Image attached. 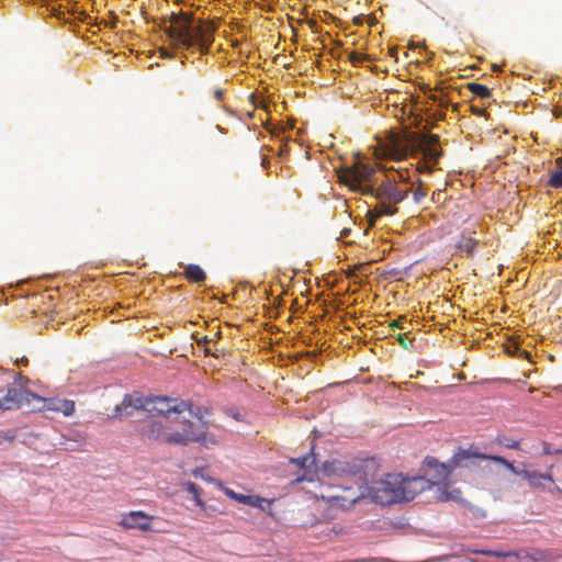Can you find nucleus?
I'll return each mask as SVG.
<instances>
[{
  "label": "nucleus",
  "mask_w": 562,
  "mask_h": 562,
  "mask_svg": "<svg viewBox=\"0 0 562 562\" xmlns=\"http://www.w3.org/2000/svg\"><path fill=\"white\" fill-rule=\"evenodd\" d=\"M139 409L165 417V420H149L142 426V435L149 440L183 447L198 442L206 448L218 442L217 438L207 431V424L204 422L195 425L186 418L170 419L171 414L181 415L189 412L198 415L190 402L178 398L126 394L121 404L115 406L113 417L131 416L134 411ZM199 419L202 420V417Z\"/></svg>",
  "instance_id": "nucleus-1"
},
{
  "label": "nucleus",
  "mask_w": 562,
  "mask_h": 562,
  "mask_svg": "<svg viewBox=\"0 0 562 562\" xmlns=\"http://www.w3.org/2000/svg\"><path fill=\"white\" fill-rule=\"evenodd\" d=\"M323 470L338 480L337 493L327 496L331 506L347 509L364 497L383 506L403 502L402 474H386L375 480L378 465L373 459L334 460L326 462Z\"/></svg>",
  "instance_id": "nucleus-2"
},
{
  "label": "nucleus",
  "mask_w": 562,
  "mask_h": 562,
  "mask_svg": "<svg viewBox=\"0 0 562 562\" xmlns=\"http://www.w3.org/2000/svg\"><path fill=\"white\" fill-rule=\"evenodd\" d=\"M164 30L170 44L176 48L198 47L202 54H207L214 41V26L211 23L195 21L189 12L172 13L169 24L165 23Z\"/></svg>",
  "instance_id": "nucleus-3"
},
{
  "label": "nucleus",
  "mask_w": 562,
  "mask_h": 562,
  "mask_svg": "<svg viewBox=\"0 0 562 562\" xmlns=\"http://www.w3.org/2000/svg\"><path fill=\"white\" fill-rule=\"evenodd\" d=\"M364 192L379 200L374 210L369 212L371 225H374L375 220L380 216L394 215L397 212V207L394 204L404 201L408 194L407 189L398 188L394 175H386L385 179L378 187H368L364 189Z\"/></svg>",
  "instance_id": "nucleus-4"
},
{
  "label": "nucleus",
  "mask_w": 562,
  "mask_h": 562,
  "mask_svg": "<svg viewBox=\"0 0 562 562\" xmlns=\"http://www.w3.org/2000/svg\"><path fill=\"white\" fill-rule=\"evenodd\" d=\"M352 159L350 166H345L339 170V180L352 191L367 194L364 189L375 186V168L370 162V158L360 151L352 153Z\"/></svg>",
  "instance_id": "nucleus-5"
},
{
  "label": "nucleus",
  "mask_w": 562,
  "mask_h": 562,
  "mask_svg": "<svg viewBox=\"0 0 562 562\" xmlns=\"http://www.w3.org/2000/svg\"><path fill=\"white\" fill-rule=\"evenodd\" d=\"M472 459L490 460V454L479 451L474 446L459 449L447 462H439L436 458H427L426 463L437 472L438 481H446L457 468L468 467Z\"/></svg>",
  "instance_id": "nucleus-6"
},
{
  "label": "nucleus",
  "mask_w": 562,
  "mask_h": 562,
  "mask_svg": "<svg viewBox=\"0 0 562 562\" xmlns=\"http://www.w3.org/2000/svg\"><path fill=\"white\" fill-rule=\"evenodd\" d=\"M490 460L503 464L513 474L524 477L531 487L543 488V481L553 483V477L550 473H540L531 470H518L512 462L498 456H490Z\"/></svg>",
  "instance_id": "nucleus-7"
},
{
  "label": "nucleus",
  "mask_w": 562,
  "mask_h": 562,
  "mask_svg": "<svg viewBox=\"0 0 562 562\" xmlns=\"http://www.w3.org/2000/svg\"><path fill=\"white\" fill-rule=\"evenodd\" d=\"M157 519L156 516L148 515L143 510H131L122 514L117 525L123 529L139 530L143 532L156 531L153 528V522Z\"/></svg>",
  "instance_id": "nucleus-8"
},
{
  "label": "nucleus",
  "mask_w": 562,
  "mask_h": 562,
  "mask_svg": "<svg viewBox=\"0 0 562 562\" xmlns=\"http://www.w3.org/2000/svg\"><path fill=\"white\" fill-rule=\"evenodd\" d=\"M405 144L406 143H376V145L371 146L369 150L371 151V156L378 160L401 161L406 158L408 153V147Z\"/></svg>",
  "instance_id": "nucleus-9"
},
{
  "label": "nucleus",
  "mask_w": 562,
  "mask_h": 562,
  "mask_svg": "<svg viewBox=\"0 0 562 562\" xmlns=\"http://www.w3.org/2000/svg\"><path fill=\"white\" fill-rule=\"evenodd\" d=\"M403 502L414 499L419 493L430 487L429 481L422 476L403 477L400 484Z\"/></svg>",
  "instance_id": "nucleus-10"
},
{
  "label": "nucleus",
  "mask_w": 562,
  "mask_h": 562,
  "mask_svg": "<svg viewBox=\"0 0 562 562\" xmlns=\"http://www.w3.org/2000/svg\"><path fill=\"white\" fill-rule=\"evenodd\" d=\"M27 394L31 395V393ZM32 396L43 402L42 408L45 411L61 413L64 416H70L75 412L74 401L57 397L43 398L41 396H35L33 394Z\"/></svg>",
  "instance_id": "nucleus-11"
},
{
  "label": "nucleus",
  "mask_w": 562,
  "mask_h": 562,
  "mask_svg": "<svg viewBox=\"0 0 562 562\" xmlns=\"http://www.w3.org/2000/svg\"><path fill=\"white\" fill-rule=\"evenodd\" d=\"M423 149V161L420 162L419 170L431 172L432 167L438 162L441 150L431 147L434 143H418Z\"/></svg>",
  "instance_id": "nucleus-12"
},
{
  "label": "nucleus",
  "mask_w": 562,
  "mask_h": 562,
  "mask_svg": "<svg viewBox=\"0 0 562 562\" xmlns=\"http://www.w3.org/2000/svg\"><path fill=\"white\" fill-rule=\"evenodd\" d=\"M24 398V392L16 387H9L5 395L0 397V409L10 411L19 408Z\"/></svg>",
  "instance_id": "nucleus-13"
},
{
  "label": "nucleus",
  "mask_w": 562,
  "mask_h": 562,
  "mask_svg": "<svg viewBox=\"0 0 562 562\" xmlns=\"http://www.w3.org/2000/svg\"><path fill=\"white\" fill-rule=\"evenodd\" d=\"M183 274L188 281L193 283H200L206 279V273L204 270L200 266L193 263L187 265L184 267Z\"/></svg>",
  "instance_id": "nucleus-14"
},
{
  "label": "nucleus",
  "mask_w": 562,
  "mask_h": 562,
  "mask_svg": "<svg viewBox=\"0 0 562 562\" xmlns=\"http://www.w3.org/2000/svg\"><path fill=\"white\" fill-rule=\"evenodd\" d=\"M477 240L472 237L462 236L459 243L457 244V248L467 254V256H472L475 249Z\"/></svg>",
  "instance_id": "nucleus-15"
},
{
  "label": "nucleus",
  "mask_w": 562,
  "mask_h": 562,
  "mask_svg": "<svg viewBox=\"0 0 562 562\" xmlns=\"http://www.w3.org/2000/svg\"><path fill=\"white\" fill-rule=\"evenodd\" d=\"M467 88L475 97H479L481 99H487V98H490L492 95L491 90L486 86L477 83V82H469L467 85Z\"/></svg>",
  "instance_id": "nucleus-16"
},
{
  "label": "nucleus",
  "mask_w": 562,
  "mask_h": 562,
  "mask_svg": "<svg viewBox=\"0 0 562 562\" xmlns=\"http://www.w3.org/2000/svg\"><path fill=\"white\" fill-rule=\"evenodd\" d=\"M186 490L193 495L195 505L200 508H205V503L201 498L202 488L193 482L184 483Z\"/></svg>",
  "instance_id": "nucleus-17"
},
{
  "label": "nucleus",
  "mask_w": 562,
  "mask_h": 562,
  "mask_svg": "<svg viewBox=\"0 0 562 562\" xmlns=\"http://www.w3.org/2000/svg\"><path fill=\"white\" fill-rule=\"evenodd\" d=\"M291 462L302 469H310L312 467H315L316 458L313 451H311V453L303 456L301 458L291 459Z\"/></svg>",
  "instance_id": "nucleus-18"
},
{
  "label": "nucleus",
  "mask_w": 562,
  "mask_h": 562,
  "mask_svg": "<svg viewBox=\"0 0 562 562\" xmlns=\"http://www.w3.org/2000/svg\"><path fill=\"white\" fill-rule=\"evenodd\" d=\"M549 184L555 189L562 188V167L551 173Z\"/></svg>",
  "instance_id": "nucleus-19"
},
{
  "label": "nucleus",
  "mask_w": 562,
  "mask_h": 562,
  "mask_svg": "<svg viewBox=\"0 0 562 562\" xmlns=\"http://www.w3.org/2000/svg\"><path fill=\"white\" fill-rule=\"evenodd\" d=\"M263 503H270V501H267L260 496L248 495V501H245L244 504L250 505L252 507L263 508Z\"/></svg>",
  "instance_id": "nucleus-20"
},
{
  "label": "nucleus",
  "mask_w": 562,
  "mask_h": 562,
  "mask_svg": "<svg viewBox=\"0 0 562 562\" xmlns=\"http://www.w3.org/2000/svg\"><path fill=\"white\" fill-rule=\"evenodd\" d=\"M396 340L405 349L412 348L414 344V338H411L406 333L397 335Z\"/></svg>",
  "instance_id": "nucleus-21"
},
{
  "label": "nucleus",
  "mask_w": 562,
  "mask_h": 562,
  "mask_svg": "<svg viewBox=\"0 0 562 562\" xmlns=\"http://www.w3.org/2000/svg\"><path fill=\"white\" fill-rule=\"evenodd\" d=\"M497 441L508 449L518 450L520 448V443L518 440H512V439H507L505 437H503V438L498 437Z\"/></svg>",
  "instance_id": "nucleus-22"
},
{
  "label": "nucleus",
  "mask_w": 562,
  "mask_h": 562,
  "mask_svg": "<svg viewBox=\"0 0 562 562\" xmlns=\"http://www.w3.org/2000/svg\"><path fill=\"white\" fill-rule=\"evenodd\" d=\"M225 494L227 496H229L231 498L237 501L240 504H244L245 501H248V495L238 494V493H236V492H234L233 490H229V488L225 490Z\"/></svg>",
  "instance_id": "nucleus-23"
},
{
  "label": "nucleus",
  "mask_w": 562,
  "mask_h": 562,
  "mask_svg": "<svg viewBox=\"0 0 562 562\" xmlns=\"http://www.w3.org/2000/svg\"><path fill=\"white\" fill-rule=\"evenodd\" d=\"M367 59H369V56L362 53L351 52L349 55V60L353 64H360Z\"/></svg>",
  "instance_id": "nucleus-24"
},
{
  "label": "nucleus",
  "mask_w": 562,
  "mask_h": 562,
  "mask_svg": "<svg viewBox=\"0 0 562 562\" xmlns=\"http://www.w3.org/2000/svg\"><path fill=\"white\" fill-rule=\"evenodd\" d=\"M267 149L278 156H283L288 153V143H278V149L267 147Z\"/></svg>",
  "instance_id": "nucleus-25"
},
{
  "label": "nucleus",
  "mask_w": 562,
  "mask_h": 562,
  "mask_svg": "<svg viewBox=\"0 0 562 562\" xmlns=\"http://www.w3.org/2000/svg\"><path fill=\"white\" fill-rule=\"evenodd\" d=\"M426 194H427V193H426L423 189L418 188V189H416V190H415V192H414V200H415L417 203H419V202H420V201L426 196Z\"/></svg>",
  "instance_id": "nucleus-26"
},
{
  "label": "nucleus",
  "mask_w": 562,
  "mask_h": 562,
  "mask_svg": "<svg viewBox=\"0 0 562 562\" xmlns=\"http://www.w3.org/2000/svg\"><path fill=\"white\" fill-rule=\"evenodd\" d=\"M204 351L205 355H212L217 358L220 356L221 350L218 348H215L214 351H212L210 348L206 347Z\"/></svg>",
  "instance_id": "nucleus-27"
},
{
  "label": "nucleus",
  "mask_w": 562,
  "mask_h": 562,
  "mask_svg": "<svg viewBox=\"0 0 562 562\" xmlns=\"http://www.w3.org/2000/svg\"><path fill=\"white\" fill-rule=\"evenodd\" d=\"M223 95H224V92L222 89H216L214 91V98L217 100V101H221L223 99Z\"/></svg>",
  "instance_id": "nucleus-28"
},
{
  "label": "nucleus",
  "mask_w": 562,
  "mask_h": 562,
  "mask_svg": "<svg viewBox=\"0 0 562 562\" xmlns=\"http://www.w3.org/2000/svg\"><path fill=\"white\" fill-rule=\"evenodd\" d=\"M543 453L544 454H551L553 453L550 449V445L548 442H543Z\"/></svg>",
  "instance_id": "nucleus-29"
},
{
  "label": "nucleus",
  "mask_w": 562,
  "mask_h": 562,
  "mask_svg": "<svg viewBox=\"0 0 562 562\" xmlns=\"http://www.w3.org/2000/svg\"><path fill=\"white\" fill-rule=\"evenodd\" d=\"M201 509L204 512V515H205L206 517H210V516L212 515V513H214V512H215V509H214V508H209V507H206V506H205V508H201Z\"/></svg>",
  "instance_id": "nucleus-30"
},
{
  "label": "nucleus",
  "mask_w": 562,
  "mask_h": 562,
  "mask_svg": "<svg viewBox=\"0 0 562 562\" xmlns=\"http://www.w3.org/2000/svg\"><path fill=\"white\" fill-rule=\"evenodd\" d=\"M391 327L392 328H400V329H403L404 327L402 326L401 324V321L397 319V321H394L392 324H391Z\"/></svg>",
  "instance_id": "nucleus-31"
},
{
  "label": "nucleus",
  "mask_w": 562,
  "mask_h": 562,
  "mask_svg": "<svg viewBox=\"0 0 562 562\" xmlns=\"http://www.w3.org/2000/svg\"><path fill=\"white\" fill-rule=\"evenodd\" d=\"M160 54H161V57H162V58H169V57H171V54H170L167 49H161V50H160Z\"/></svg>",
  "instance_id": "nucleus-32"
},
{
  "label": "nucleus",
  "mask_w": 562,
  "mask_h": 562,
  "mask_svg": "<svg viewBox=\"0 0 562 562\" xmlns=\"http://www.w3.org/2000/svg\"><path fill=\"white\" fill-rule=\"evenodd\" d=\"M492 555H495V557H509L510 554L509 553H504V552H491Z\"/></svg>",
  "instance_id": "nucleus-33"
},
{
  "label": "nucleus",
  "mask_w": 562,
  "mask_h": 562,
  "mask_svg": "<svg viewBox=\"0 0 562 562\" xmlns=\"http://www.w3.org/2000/svg\"><path fill=\"white\" fill-rule=\"evenodd\" d=\"M211 340L207 339L206 336H204L201 340H199V345H207Z\"/></svg>",
  "instance_id": "nucleus-34"
},
{
  "label": "nucleus",
  "mask_w": 562,
  "mask_h": 562,
  "mask_svg": "<svg viewBox=\"0 0 562 562\" xmlns=\"http://www.w3.org/2000/svg\"><path fill=\"white\" fill-rule=\"evenodd\" d=\"M390 55L392 57H395V59H397V57H396V47H393V48L390 49Z\"/></svg>",
  "instance_id": "nucleus-35"
},
{
  "label": "nucleus",
  "mask_w": 562,
  "mask_h": 562,
  "mask_svg": "<svg viewBox=\"0 0 562 562\" xmlns=\"http://www.w3.org/2000/svg\"><path fill=\"white\" fill-rule=\"evenodd\" d=\"M427 140H432V142L439 140V136L438 135H431Z\"/></svg>",
  "instance_id": "nucleus-36"
},
{
  "label": "nucleus",
  "mask_w": 562,
  "mask_h": 562,
  "mask_svg": "<svg viewBox=\"0 0 562 562\" xmlns=\"http://www.w3.org/2000/svg\"><path fill=\"white\" fill-rule=\"evenodd\" d=\"M18 363L27 364V359L25 357L21 358L20 360H16Z\"/></svg>",
  "instance_id": "nucleus-37"
},
{
  "label": "nucleus",
  "mask_w": 562,
  "mask_h": 562,
  "mask_svg": "<svg viewBox=\"0 0 562 562\" xmlns=\"http://www.w3.org/2000/svg\"><path fill=\"white\" fill-rule=\"evenodd\" d=\"M303 480H307V477H306V476L297 477V479H296V482H301V481H303ZM308 481H312V479H308Z\"/></svg>",
  "instance_id": "nucleus-38"
},
{
  "label": "nucleus",
  "mask_w": 562,
  "mask_h": 562,
  "mask_svg": "<svg viewBox=\"0 0 562 562\" xmlns=\"http://www.w3.org/2000/svg\"><path fill=\"white\" fill-rule=\"evenodd\" d=\"M493 69H494V71H499L501 70V68L498 66H496V65L493 66Z\"/></svg>",
  "instance_id": "nucleus-39"
},
{
  "label": "nucleus",
  "mask_w": 562,
  "mask_h": 562,
  "mask_svg": "<svg viewBox=\"0 0 562 562\" xmlns=\"http://www.w3.org/2000/svg\"><path fill=\"white\" fill-rule=\"evenodd\" d=\"M266 164V156L262 157V165L265 166Z\"/></svg>",
  "instance_id": "nucleus-40"
},
{
  "label": "nucleus",
  "mask_w": 562,
  "mask_h": 562,
  "mask_svg": "<svg viewBox=\"0 0 562 562\" xmlns=\"http://www.w3.org/2000/svg\"><path fill=\"white\" fill-rule=\"evenodd\" d=\"M281 140H291V138L290 137H284Z\"/></svg>",
  "instance_id": "nucleus-41"
},
{
  "label": "nucleus",
  "mask_w": 562,
  "mask_h": 562,
  "mask_svg": "<svg viewBox=\"0 0 562 562\" xmlns=\"http://www.w3.org/2000/svg\"><path fill=\"white\" fill-rule=\"evenodd\" d=\"M310 148H311V147L308 146V147H307V149L305 150L306 156L308 155V149H310Z\"/></svg>",
  "instance_id": "nucleus-42"
}]
</instances>
